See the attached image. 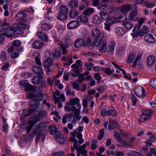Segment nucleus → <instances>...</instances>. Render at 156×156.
Returning a JSON list of instances; mask_svg holds the SVG:
<instances>
[{"instance_id":"obj_1","label":"nucleus","mask_w":156,"mask_h":156,"mask_svg":"<svg viewBox=\"0 0 156 156\" xmlns=\"http://www.w3.org/2000/svg\"><path fill=\"white\" fill-rule=\"evenodd\" d=\"M90 34L92 37L94 39L93 42L94 46H97L98 41L103 39L104 38V33H101L100 30L97 28L93 29Z\"/></svg>"},{"instance_id":"obj_2","label":"nucleus","mask_w":156,"mask_h":156,"mask_svg":"<svg viewBox=\"0 0 156 156\" xmlns=\"http://www.w3.org/2000/svg\"><path fill=\"white\" fill-rule=\"evenodd\" d=\"M72 136L70 138L69 140L70 141L73 142L74 144L73 146L72 147L71 151L73 152L75 149L77 152H78V147L77 146V141L76 138H78V132L77 130H74L71 133Z\"/></svg>"},{"instance_id":"obj_3","label":"nucleus","mask_w":156,"mask_h":156,"mask_svg":"<svg viewBox=\"0 0 156 156\" xmlns=\"http://www.w3.org/2000/svg\"><path fill=\"white\" fill-rule=\"evenodd\" d=\"M17 30L14 27H8L6 28L4 27L0 30V33H2L5 36L8 37H12L16 32Z\"/></svg>"},{"instance_id":"obj_4","label":"nucleus","mask_w":156,"mask_h":156,"mask_svg":"<svg viewBox=\"0 0 156 156\" xmlns=\"http://www.w3.org/2000/svg\"><path fill=\"white\" fill-rule=\"evenodd\" d=\"M27 97L29 98H33L34 102L39 103L43 98V95L41 93L35 94L34 93H29L27 94Z\"/></svg>"},{"instance_id":"obj_5","label":"nucleus","mask_w":156,"mask_h":156,"mask_svg":"<svg viewBox=\"0 0 156 156\" xmlns=\"http://www.w3.org/2000/svg\"><path fill=\"white\" fill-rule=\"evenodd\" d=\"M29 105L30 107L32 108L28 110V113L24 116L25 117L30 115L37 109L39 107L40 104L39 103L35 102L34 100H32L29 102Z\"/></svg>"},{"instance_id":"obj_6","label":"nucleus","mask_w":156,"mask_h":156,"mask_svg":"<svg viewBox=\"0 0 156 156\" xmlns=\"http://www.w3.org/2000/svg\"><path fill=\"white\" fill-rule=\"evenodd\" d=\"M107 42L105 40H101L98 41L97 45L94 46L96 47L98 46V50L101 53H105L107 50Z\"/></svg>"},{"instance_id":"obj_7","label":"nucleus","mask_w":156,"mask_h":156,"mask_svg":"<svg viewBox=\"0 0 156 156\" xmlns=\"http://www.w3.org/2000/svg\"><path fill=\"white\" fill-rule=\"evenodd\" d=\"M71 67L73 68V71L76 73V75L72 73H69L67 74H65L63 76L64 80L67 81L69 79V76L70 75H72L73 76L75 77L77 76L78 73V60L76 61V63L72 65Z\"/></svg>"},{"instance_id":"obj_8","label":"nucleus","mask_w":156,"mask_h":156,"mask_svg":"<svg viewBox=\"0 0 156 156\" xmlns=\"http://www.w3.org/2000/svg\"><path fill=\"white\" fill-rule=\"evenodd\" d=\"M72 106L70 103H68L64 107L65 110L68 112L70 111H74L75 114V116L73 117L74 120L77 121L78 120V109H76V108L74 106H73L71 108V106Z\"/></svg>"},{"instance_id":"obj_9","label":"nucleus","mask_w":156,"mask_h":156,"mask_svg":"<svg viewBox=\"0 0 156 156\" xmlns=\"http://www.w3.org/2000/svg\"><path fill=\"white\" fill-rule=\"evenodd\" d=\"M135 94L138 98H144L146 95L144 88L141 86L136 87L134 90Z\"/></svg>"},{"instance_id":"obj_10","label":"nucleus","mask_w":156,"mask_h":156,"mask_svg":"<svg viewBox=\"0 0 156 156\" xmlns=\"http://www.w3.org/2000/svg\"><path fill=\"white\" fill-rule=\"evenodd\" d=\"M45 56L47 59L44 60L43 62V66L44 68H48L49 67V66L51 65L52 60L49 59V58L51 57V54L50 52L48 51H47L45 52Z\"/></svg>"},{"instance_id":"obj_11","label":"nucleus","mask_w":156,"mask_h":156,"mask_svg":"<svg viewBox=\"0 0 156 156\" xmlns=\"http://www.w3.org/2000/svg\"><path fill=\"white\" fill-rule=\"evenodd\" d=\"M27 14L23 12L18 13L15 17L16 21L19 23L24 22L26 21Z\"/></svg>"},{"instance_id":"obj_12","label":"nucleus","mask_w":156,"mask_h":156,"mask_svg":"<svg viewBox=\"0 0 156 156\" xmlns=\"http://www.w3.org/2000/svg\"><path fill=\"white\" fill-rule=\"evenodd\" d=\"M54 138L57 141L59 144H62L64 143L65 140L62 132L59 131L55 136Z\"/></svg>"},{"instance_id":"obj_13","label":"nucleus","mask_w":156,"mask_h":156,"mask_svg":"<svg viewBox=\"0 0 156 156\" xmlns=\"http://www.w3.org/2000/svg\"><path fill=\"white\" fill-rule=\"evenodd\" d=\"M137 11L136 10L131 11L128 15L129 20L131 21H136L137 20Z\"/></svg>"},{"instance_id":"obj_14","label":"nucleus","mask_w":156,"mask_h":156,"mask_svg":"<svg viewBox=\"0 0 156 156\" xmlns=\"http://www.w3.org/2000/svg\"><path fill=\"white\" fill-rule=\"evenodd\" d=\"M144 40L145 41L149 43H154L155 41V38L153 35L150 34H147L144 36Z\"/></svg>"},{"instance_id":"obj_15","label":"nucleus","mask_w":156,"mask_h":156,"mask_svg":"<svg viewBox=\"0 0 156 156\" xmlns=\"http://www.w3.org/2000/svg\"><path fill=\"white\" fill-rule=\"evenodd\" d=\"M21 43L20 41L16 40L14 41L12 44V45L15 48V50L18 51H23V48L20 46Z\"/></svg>"},{"instance_id":"obj_16","label":"nucleus","mask_w":156,"mask_h":156,"mask_svg":"<svg viewBox=\"0 0 156 156\" xmlns=\"http://www.w3.org/2000/svg\"><path fill=\"white\" fill-rule=\"evenodd\" d=\"M116 22L118 23H121L125 22L127 19V15L124 13L120 15L118 17L116 18Z\"/></svg>"},{"instance_id":"obj_17","label":"nucleus","mask_w":156,"mask_h":156,"mask_svg":"<svg viewBox=\"0 0 156 156\" xmlns=\"http://www.w3.org/2000/svg\"><path fill=\"white\" fill-rule=\"evenodd\" d=\"M116 43L113 41H110L108 44V52L110 54H112L115 50Z\"/></svg>"},{"instance_id":"obj_18","label":"nucleus","mask_w":156,"mask_h":156,"mask_svg":"<svg viewBox=\"0 0 156 156\" xmlns=\"http://www.w3.org/2000/svg\"><path fill=\"white\" fill-rule=\"evenodd\" d=\"M86 147V144H84L79 147V155L80 156V154L85 155L87 154V151L85 149Z\"/></svg>"},{"instance_id":"obj_19","label":"nucleus","mask_w":156,"mask_h":156,"mask_svg":"<svg viewBox=\"0 0 156 156\" xmlns=\"http://www.w3.org/2000/svg\"><path fill=\"white\" fill-rule=\"evenodd\" d=\"M36 120L29 121L28 122L29 125L26 127L27 130V133H28L32 128L34 125L37 122Z\"/></svg>"},{"instance_id":"obj_20","label":"nucleus","mask_w":156,"mask_h":156,"mask_svg":"<svg viewBox=\"0 0 156 156\" xmlns=\"http://www.w3.org/2000/svg\"><path fill=\"white\" fill-rule=\"evenodd\" d=\"M32 71L36 74L41 75L43 74V72L42 68L37 66H33L32 68Z\"/></svg>"},{"instance_id":"obj_21","label":"nucleus","mask_w":156,"mask_h":156,"mask_svg":"<svg viewBox=\"0 0 156 156\" xmlns=\"http://www.w3.org/2000/svg\"><path fill=\"white\" fill-rule=\"evenodd\" d=\"M131 9V6L130 5H121L120 10L123 13H127Z\"/></svg>"},{"instance_id":"obj_22","label":"nucleus","mask_w":156,"mask_h":156,"mask_svg":"<svg viewBox=\"0 0 156 156\" xmlns=\"http://www.w3.org/2000/svg\"><path fill=\"white\" fill-rule=\"evenodd\" d=\"M37 36L41 39L46 41H48V37L46 34L42 31L38 32L37 33Z\"/></svg>"},{"instance_id":"obj_23","label":"nucleus","mask_w":156,"mask_h":156,"mask_svg":"<svg viewBox=\"0 0 156 156\" xmlns=\"http://www.w3.org/2000/svg\"><path fill=\"white\" fill-rule=\"evenodd\" d=\"M109 124L108 126V129L109 130L113 129L114 127L117 128L118 126V124L116 122L115 120H112L110 119L109 120Z\"/></svg>"},{"instance_id":"obj_24","label":"nucleus","mask_w":156,"mask_h":156,"mask_svg":"<svg viewBox=\"0 0 156 156\" xmlns=\"http://www.w3.org/2000/svg\"><path fill=\"white\" fill-rule=\"evenodd\" d=\"M147 63L149 66H151L155 62V58L152 55L148 56L147 59Z\"/></svg>"},{"instance_id":"obj_25","label":"nucleus","mask_w":156,"mask_h":156,"mask_svg":"<svg viewBox=\"0 0 156 156\" xmlns=\"http://www.w3.org/2000/svg\"><path fill=\"white\" fill-rule=\"evenodd\" d=\"M78 26V21L77 20L72 21L67 25L68 28L69 29L75 28Z\"/></svg>"},{"instance_id":"obj_26","label":"nucleus","mask_w":156,"mask_h":156,"mask_svg":"<svg viewBox=\"0 0 156 156\" xmlns=\"http://www.w3.org/2000/svg\"><path fill=\"white\" fill-rule=\"evenodd\" d=\"M106 114L107 115H112L113 116H115L117 115V112L114 108L110 109L109 108L106 111Z\"/></svg>"},{"instance_id":"obj_27","label":"nucleus","mask_w":156,"mask_h":156,"mask_svg":"<svg viewBox=\"0 0 156 156\" xmlns=\"http://www.w3.org/2000/svg\"><path fill=\"white\" fill-rule=\"evenodd\" d=\"M70 8H77L78 1L77 0H71L68 4Z\"/></svg>"},{"instance_id":"obj_28","label":"nucleus","mask_w":156,"mask_h":156,"mask_svg":"<svg viewBox=\"0 0 156 156\" xmlns=\"http://www.w3.org/2000/svg\"><path fill=\"white\" fill-rule=\"evenodd\" d=\"M43 44L42 42L38 41H36L33 44V48L35 49H40Z\"/></svg>"},{"instance_id":"obj_29","label":"nucleus","mask_w":156,"mask_h":156,"mask_svg":"<svg viewBox=\"0 0 156 156\" xmlns=\"http://www.w3.org/2000/svg\"><path fill=\"white\" fill-rule=\"evenodd\" d=\"M17 28H15L17 30V31H20V29H28L29 26L28 25L25 24L19 23L16 26Z\"/></svg>"},{"instance_id":"obj_30","label":"nucleus","mask_w":156,"mask_h":156,"mask_svg":"<svg viewBox=\"0 0 156 156\" xmlns=\"http://www.w3.org/2000/svg\"><path fill=\"white\" fill-rule=\"evenodd\" d=\"M115 31L118 36H121L123 35L125 33L126 31L121 27H118L115 29Z\"/></svg>"},{"instance_id":"obj_31","label":"nucleus","mask_w":156,"mask_h":156,"mask_svg":"<svg viewBox=\"0 0 156 156\" xmlns=\"http://www.w3.org/2000/svg\"><path fill=\"white\" fill-rule=\"evenodd\" d=\"M61 59L63 61H66L68 62V63L65 64V65H68L69 66L73 62V61H72L71 57L69 56H68L66 57L65 56H63L62 57Z\"/></svg>"},{"instance_id":"obj_32","label":"nucleus","mask_w":156,"mask_h":156,"mask_svg":"<svg viewBox=\"0 0 156 156\" xmlns=\"http://www.w3.org/2000/svg\"><path fill=\"white\" fill-rule=\"evenodd\" d=\"M106 74L108 75H111L112 73L114 72L115 71L113 69H111L110 68H102L101 69Z\"/></svg>"},{"instance_id":"obj_33","label":"nucleus","mask_w":156,"mask_h":156,"mask_svg":"<svg viewBox=\"0 0 156 156\" xmlns=\"http://www.w3.org/2000/svg\"><path fill=\"white\" fill-rule=\"evenodd\" d=\"M49 129L50 131V134L52 135H55L57 130V128L53 125H50L49 127Z\"/></svg>"},{"instance_id":"obj_34","label":"nucleus","mask_w":156,"mask_h":156,"mask_svg":"<svg viewBox=\"0 0 156 156\" xmlns=\"http://www.w3.org/2000/svg\"><path fill=\"white\" fill-rule=\"evenodd\" d=\"M93 22L96 24H99L101 23V20L99 17L98 15H95L92 19Z\"/></svg>"},{"instance_id":"obj_35","label":"nucleus","mask_w":156,"mask_h":156,"mask_svg":"<svg viewBox=\"0 0 156 156\" xmlns=\"http://www.w3.org/2000/svg\"><path fill=\"white\" fill-rule=\"evenodd\" d=\"M136 56V54L134 53H132L131 54H129L128 56L127 59V63H132L134 58Z\"/></svg>"},{"instance_id":"obj_36","label":"nucleus","mask_w":156,"mask_h":156,"mask_svg":"<svg viewBox=\"0 0 156 156\" xmlns=\"http://www.w3.org/2000/svg\"><path fill=\"white\" fill-rule=\"evenodd\" d=\"M122 25L128 30H130L133 26V23L131 22L128 21L123 23Z\"/></svg>"},{"instance_id":"obj_37","label":"nucleus","mask_w":156,"mask_h":156,"mask_svg":"<svg viewBox=\"0 0 156 156\" xmlns=\"http://www.w3.org/2000/svg\"><path fill=\"white\" fill-rule=\"evenodd\" d=\"M140 33H141L140 35L143 36L145 34L148 32L150 31V29L147 26L143 25L142 28V29L140 30Z\"/></svg>"},{"instance_id":"obj_38","label":"nucleus","mask_w":156,"mask_h":156,"mask_svg":"<svg viewBox=\"0 0 156 156\" xmlns=\"http://www.w3.org/2000/svg\"><path fill=\"white\" fill-rule=\"evenodd\" d=\"M78 15V12L76 10L73 9L70 10L69 12V16L70 18H73Z\"/></svg>"},{"instance_id":"obj_39","label":"nucleus","mask_w":156,"mask_h":156,"mask_svg":"<svg viewBox=\"0 0 156 156\" xmlns=\"http://www.w3.org/2000/svg\"><path fill=\"white\" fill-rule=\"evenodd\" d=\"M67 14L59 12V14L57 16L58 19L60 20H64L67 19Z\"/></svg>"},{"instance_id":"obj_40","label":"nucleus","mask_w":156,"mask_h":156,"mask_svg":"<svg viewBox=\"0 0 156 156\" xmlns=\"http://www.w3.org/2000/svg\"><path fill=\"white\" fill-rule=\"evenodd\" d=\"M41 27L43 30L47 31L50 30L52 28V26L47 23H45L43 24Z\"/></svg>"},{"instance_id":"obj_41","label":"nucleus","mask_w":156,"mask_h":156,"mask_svg":"<svg viewBox=\"0 0 156 156\" xmlns=\"http://www.w3.org/2000/svg\"><path fill=\"white\" fill-rule=\"evenodd\" d=\"M94 9L92 8H89L86 9L83 12V14L85 15H90L93 13L94 12Z\"/></svg>"},{"instance_id":"obj_42","label":"nucleus","mask_w":156,"mask_h":156,"mask_svg":"<svg viewBox=\"0 0 156 156\" xmlns=\"http://www.w3.org/2000/svg\"><path fill=\"white\" fill-rule=\"evenodd\" d=\"M69 101L70 104L73 106L78 104V98H70Z\"/></svg>"},{"instance_id":"obj_43","label":"nucleus","mask_w":156,"mask_h":156,"mask_svg":"<svg viewBox=\"0 0 156 156\" xmlns=\"http://www.w3.org/2000/svg\"><path fill=\"white\" fill-rule=\"evenodd\" d=\"M108 5V3H105L102 2V3L98 5V9L101 10H104L107 8Z\"/></svg>"},{"instance_id":"obj_44","label":"nucleus","mask_w":156,"mask_h":156,"mask_svg":"<svg viewBox=\"0 0 156 156\" xmlns=\"http://www.w3.org/2000/svg\"><path fill=\"white\" fill-rule=\"evenodd\" d=\"M42 130H41L37 125L35 126L34 128L33 129V133L34 135L38 134V133H39L41 132V133L42 134Z\"/></svg>"},{"instance_id":"obj_45","label":"nucleus","mask_w":156,"mask_h":156,"mask_svg":"<svg viewBox=\"0 0 156 156\" xmlns=\"http://www.w3.org/2000/svg\"><path fill=\"white\" fill-rule=\"evenodd\" d=\"M115 22H116L115 17H111L107 20L106 23L111 26Z\"/></svg>"},{"instance_id":"obj_46","label":"nucleus","mask_w":156,"mask_h":156,"mask_svg":"<svg viewBox=\"0 0 156 156\" xmlns=\"http://www.w3.org/2000/svg\"><path fill=\"white\" fill-rule=\"evenodd\" d=\"M60 12L67 14L69 11V9L67 7L64 5H63L60 7Z\"/></svg>"},{"instance_id":"obj_47","label":"nucleus","mask_w":156,"mask_h":156,"mask_svg":"<svg viewBox=\"0 0 156 156\" xmlns=\"http://www.w3.org/2000/svg\"><path fill=\"white\" fill-rule=\"evenodd\" d=\"M143 113L146 116L149 117V119L151 116L152 112L150 110H145L143 111Z\"/></svg>"},{"instance_id":"obj_48","label":"nucleus","mask_w":156,"mask_h":156,"mask_svg":"<svg viewBox=\"0 0 156 156\" xmlns=\"http://www.w3.org/2000/svg\"><path fill=\"white\" fill-rule=\"evenodd\" d=\"M54 100L55 101V103L58 104V107L59 108H61L62 107V104L60 102V100L59 99L58 97H57L56 96H54Z\"/></svg>"},{"instance_id":"obj_49","label":"nucleus","mask_w":156,"mask_h":156,"mask_svg":"<svg viewBox=\"0 0 156 156\" xmlns=\"http://www.w3.org/2000/svg\"><path fill=\"white\" fill-rule=\"evenodd\" d=\"M100 74V73H95L94 75V79L99 82L101 81L102 79Z\"/></svg>"},{"instance_id":"obj_50","label":"nucleus","mask_w":156,"mask_h":156,"mask_svg":"<svg viewBox=\"0 0 156 156\" xmlns=\"http://www.w3.org/2000/svg\"><path fill=\"white\" fill-rule=\"evenodd\" d=\"M115 134L114 135V137L115 138L116 140L118 142H121L122 140V138L119 136V133L117 131H115L114 132Z\"/></svg>"},{"instance_id":"obj_51","label":"nucleus","mask_w":156,"mask_h":156,"mask_svg":"<svg viewBox=\"0 0 156 156\" xmlns=\"http://www.w3.org/2000/svg\"><path fill=\"white\" fill-rule=\"evenodd\" d=\"M100 14V15L101 18L103 20L106 19L109 17V15L104 11L101 12Z\"/></svg>"},{"instance_id":"obj_52","label":"nucleus","mask_w":156,"mask_h":156,"mask_svg":"<svg viewBox=\"0 0 156 156\" xmlns=\"http://www.w3.org/2000/svg\"><path fill=\"white\" fill-rule=\"evenodd\" d=\"M149 84L152 87L156 89V78L151 79L149 82Z\"/></svg>"},{"instance_id":"obj_53","label":"nucleus","mask_w":156,"mask_h":156,"mask_svg":"<svg viewBox=\"0 0 156 156\" xmlns=\"http://www.w3.org/2000/svg\"><path fill=\"white\" fill-rule=\"evenodd\" d=\"M80 18L81 22L84 23H87L88 20L87 18L83 15H82L80 16Z\"/></svg>"},{"instance_id":"obj_54","label":"nucleus","mask_w":156,"mask_h":156,"mask_svg":"<svg viewBox=\"0 0 156 156\" xmlns=\"http://www.w3.org/2000/svg\"><path fill=\"white\" fill-rule=\"evenodd\" d=\"M100 134L99 136H98V140H101L103 137L104 134V129H101L99 130Z\"/></svg>"},{"instance_id":"obj_55","label":"nucleus","mask_w":156,"mask_h":156,"mask_svg":"<svg viewBox=\"0 0 156 156\" xmlns=\"http://www.w3.org/2000/svg\"><path fill=\"white\" fill-rule=\"evenodd\" d=\"M37 114L40 118H42L47 115V113L45 111L43 110L39 111Z\"/></svg>"},{"instance_id":"obj_56","label":"nucleus","mask_w":156,"mask_h":156,"mask_svg":"<svg viewBox=\"0 0 156 156\" xmlns=\"http://www.w3.org/2000/svg\"><path fill=\"white\" fill-rule=\"evenodd\" d=\"M32 83L34 84H37L39 82V79L37 76H34L32 79Z\"/></svg>"},{"instance_id":"obj_57","label":"nucleus","mask_w":156,"mask_h":156,"mask_svg":"<svg viewBox=\"0 0 156 156\" xmlns=\"http://www.w3.org/2000/svg\"><path fill=\"white\" fill-rule=\"evenodd\" d=\"M61 54V51H55V52L51 55L54 58H55L56 57L60 56Z\"/></svg>"},{"instance_id":"obj_58","label":"nucleus","mask_w":156,"mask_h":156,"mask_svg":"<svg viewBox=\"0 0 156 156\" xmlns=\"http://www.w3.org/2000/svg\"><path fill=\"white\" fill-rule=\"evenodd\" d=\"M120 144L121 146L124 147L130 148L132 147V146L130 144L127 143L124 140L122 141Z\"/></svg>"},{"instance_id":"obj_59","label":"nucleus","mask_w":156,"mask_h":156,"mask_svg":"<svg viewBox=\"0 0 156 156\" xmlns=\"http://www.w3.org/2000/svg\"><path fill=\"white\" fill-rule=\"evenodd\" d=\"M85 80V77L83 73L79 75V83L82 82Z\"/></svg>"},{"instance_id":"obj_60","label":"nucleus","mask_w":156,"mask_h":156,"mask_svg":"<svg viewBox=\"0 0 156 156\" xmlns=\"http://www.w3.org/2000/svg\"><path fill=\"white\" fill-rule=\"evenodd\" d=\"M19 84L22 86H27L28 84V81L26 80L20 81L19 82Z\"/></svg>"},{"instance_id":"obj_61","label":"nucleus","mask_w":156,"mask_h":156,"mask_svg":"<svg viewBox=\"0 0 156 156\" xmlns=\"http://www.w3.org/2000/svg\"><path fill=\"white\" fill-rule=\"evenodd\" d=\"M0 56L1 60L3 61L6 60L7 58L5 53L4 51H2L1 52Z\"/></svg>"},{"instance_id":"obj_62","label":"nucleus","mask_w":156,"mask_h":156,"mask_svg":"<svg viewBox=\"0 0 156 156\" xmlns=\"http://www.w3.org/2000/svg\"><path fill=\"white\" fill-rule=\"evenodd\" d=\"M34 88L33 86L29 84L27 85L25 88V90L26 91H33L34 90Z\"/></svg>"},{"instance_id":"obj_63","label":"nucleus","mask_w":156,"mask_h":156,"mask_svg":"<svg viewBox=\"0 0 156 156\" xmlns=\"http://www.w3.org/2000/svg\"><path fill=\"white\" fill-rule=\"evenodd\" d=\"M148 119L149 117L146 116H145L143 114L140 117V121L141 122H144Z\"/></svg>"},{"instance_id":"obj_64","label":"nucleus","mask_w":156,"mask_h":156,"mask_svg":"<svg viewBox=\"0 0 156 156\" xmlns=\"http://www.w3.org/2000/svg\"><path fill=\"white\" fill-rule=\"evenodd\" d=\"M82 133H79V144H82L84 142V140L82 138Z\"/></svg>"}]
</instances>
